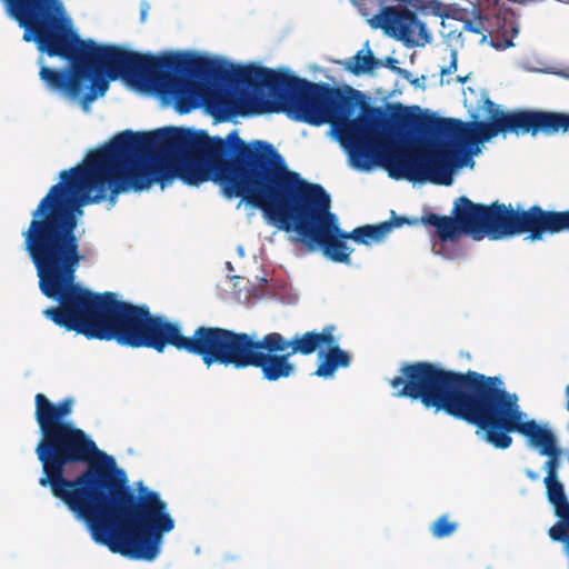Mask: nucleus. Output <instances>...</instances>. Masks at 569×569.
<instances>
[{
	"label": "nucleus",
	"instance_id": "nucleus-11",
	"mask_svg": "<svg viewBox=\"0 0 569 569\" xmlns=\"http://www.w3.org/2000/svg\"><path fill=\"white\" fill-rule=\"evenodd\" d=\"M375 59L370 51L359 52L347 62V69L356 74L366 73L373 69Z\"/></svg>",
	"mask_w": 569,
	"mask_h": 569
},
{
	"label": "nucleus",
	"instance_id": "nucleus-15",
	"mask_svg": "<svg viewBox=\"0 0 569 569\" xmlns=\"http://www.w3.org/2000/svg\"><path fill=\"white\" fill-rule=\"evenodd\" d=\"M398 61L395 59V58H391V57H388L386 60H385V66L387 68H389L391 71L396 72L397 73V70H403L402 68H399L397 66Z\"/></svg>",
	"mask_w": 569,
	"mask_h": 569
},
{
	"label": "nucleus",
	"instance_id": "nucleus-7",
	"mask_svg": "<svg viewBox=\"0 0 569 569\" xmlns=\"http://www.w3.org/2000/svg\"><path fill=\"white\" fill-rule=\"evenodd\" d=\"M357 6L373 29H382L388 36L408 46L421 47L430 42L431 36L423 22L413 12L403 8V2L387 0H350Z\"/></svg>",
	"mask_w": 569,
	"mask_h": 569
},
{
	"label": "nucleus",
	"instance_id": "nucleus-3",
	"mask_svg": "<svg viewBox=\"0 0 569 569\" xmlns=\"http://www.w3.org/2000/svg\"><path fill=\"white\" fill-rule=\"evenodd\" d=\"M465 107L473 121L449 120L418 146L393 142L363 118L348 120L350 103L338 93L305 83L288 106L290 116L313 126L331 124L332 136L360 171L383 168L396 179L451 184L457 169L473 168L485 142L501 132L536 134V111L506 112L483 91L467 88Z\"/></svg>",
	"mask_w": 569,
	"mask_h": 569
},
{
	"label": "nucleus",
	"instance_id": "nucleus-5",
	"mask_svg": "<svg viewBox=\"0 0 569 569\" xmlns=\"http://www.w3.org/2000/svg\"><path fill=\"white\" fill-rule=\"evenodd\" d=\"M3 1L8 14L24 28V41H34L40 52L72 62L70 70L58 72L40 60L41 80L50 90L89 111L90 104L107 92L112 81V46L81 39L61 0Z\"/></svg>",
	"mask_w": 569,
	"mask_h": 569
},
{
	"label": "nucleus",
	"instance_id": "nucleus-2",
	"mask_svg": "<svg viewBox=\"0 0 569 569\" xmlns=\"http://www.w3.org/2000/svg\"><path fill=\"white\" fill-rule=\"evenodd\" d=\"M71 408L72 400L53 405L42 393L36 396L42 432L37 447L43 470L40 485L50 486L53 496L86 522L96 542L130 558L153 560L163 535L174 528L167 503L143 486L133 499L114 459L66 420Z\"/></svg>",
	"mask_w": 569,
	"mask_h": 569
},
{
	"label": "nucleus",
	"instance_id": "nucleus-6",
	"mask_svg": "<svg viewBox=\"0 0 569 569\" xmlns=\"http://www.w3.org/2000/svg\"><path fill=\"white\" fill-rule=\"evenodd\" d=\"M558 131L568 132L569 129ZM455 216L450 218L430 214L423 219L425 223L437 228V237L432 238V252L446 259H456L462 254L457 243L462 233L470 234L475 240H481L486 236L498 240L530 232L528 238L536 241L541 240L545 232L569 230V211L547 212L536 207L525 211L500 204L483 207L467 198H460L456 202Z\"/></svg>",
	"mask_w": 569,
	"mask_h": 569
},
{
	"label": "nucleus",
	"instance_id": "nucleus-13",
	"mask_svg": "<svg viewBox=\"0 0 569 569\" xmlns=\"http://www.w3.org/2000/svg\"><path fill=\"white\" fill-rule=\"evenodd\" d=\"M457 529L455 522H450L446 517L439 518L431 527L432 535L437 538H443Z\"/></svg>",
	"mask_w": 569,
	"mask_h": 569
},
{
	"label": "nucleus",
	"instance_id": "nucleus-10",
	"mask_svg": "<svg viewBox=\"0 0 569 569\" xmlns=\"http://www.w3.org/2000/svg\"><path fill=\"white\" fill-rule=\"evenodd\" d=\"M446 53L449 58L448 64L440 67V86L451 84L452 81L463 83L468 80V76H457L451 79L450 76L457 71V52L453 49H446Z\"/></svg>",
	"mask_w": 569,
	"mask_h": 569
},
{
	"label": "nucleus",
	"instance_id": "nucleus-16",
	"mask_svg": "<svg viewBox=\"0 0 569 569\" xmlns=\"http://www.w3.org/2000/svg\"><path fill=\"white\" fill-rule=\"evenodd\" d=\"M522 68L528 70V71H533V72H551L550 69L548 68H540V67H530L526 63L522 64Z\"/></svg>",
	"mask_w": 569,
	"mask_h": 569
},
{
	"label": "nucleus",
	"instance_id": "nucleus-17",
	"mask_svg": "<svg viewBox=\"0 0 569 569\" xmlns=\"http://www.w3.org/2000/svg\"><path fill=\"white\" fill-rule=\"evenodd\" d=\"M237 250H238L239 256L243 257V254H244L243 248L242 247H238Z\"/></svg>",
	"mask_w": 569,
	"mask_h": 569
},
{
	"label": "nucleus",
	"instance_id": "nucleus-4",
	"mask_svg": "<svg viewBox=\"0 0 569 569\" xmlns=\"http://www.w3.org/2000/svg\"><path fill=\"white\" fill-rule=\"evenodd\" d=\"M62 282L56 300V325L74 330L88 338L114 339L131 347H150L162 352L167 345L200 355L207 366L213 362L260 367L268 380L293 375L296 366L290 355L276 356L247 335L227 330L199 328L191 338L184 337L177 323L152 317L144 308L121 301L113 293L96 295L82 286Z\"/></svg>",
	"mask_w": 569,
	"mask_h": 569
},
{
	"label": "nucleus",
	"instance_id": "nucleus-18",
	"mask_svg": "<svg viewBox=\"0 0 569 569\" xmlns=\"http://www.w3.org/2000/svg\"><path fill=\"white\" fill-rule=\"evenodd\" d=\"M146 14H147V11L143 9V10L141 11L142 19H144V18H146Z\"/></svg>",
	"mask_w": 569,
	"mask_h": 569
},
{
	"label": "nucleus",
	"instance_id": "nucleus-1",
	"mask_svg": "<svg viewBox=\"0 0 569 569\" xmlns=\"http://www.w3.org/2000/svg\"><path fill=\"white\" fill-rule=\"evenodd\" d=\"M224 144L247 149L237 132L222 140L184 128L124 131L89 152L78 167L62 171L61 182L41 200L23 232L41 292L57 296L62 282L80 286L73 281L80 261L73 230L82 207L103 200L113 206L119 193L140 192L153 183L164 189L176 178L189 186L209 180L218 183L228 198L242 197L259 208L264 221L284 231L291 242H300L310 251L322 249L336 262H349L352 252L342 240L369 246L405 222L365 226L346 233L330 212V196L321 186L282 166L247 167L226 161L221 157Z\"/></svg>",
	"mask_w": 569,
	"mask_h": 569
},
{
	"label": "nucleus",
	"instance_id": "nucleus-12",
	"mask_svg": "<svg viewBox=\"0 0 569 569\" xmlns=\"http://www.w3.org/2000/svg\"><path fill=\"white\" fill-rule=\"evenodd\" d=\"M247 150L250 151L252 154L263 158L266 160H274L276 158H280V156L277 153L276 149L266 141L256 140L250 142V144L247 147Z\"/></svg>",
	"mask_w": 569,
	"mask_h": 569
},
{
	"label": "nucleus",
	"instance_id": "nucleus-8",
	"mask_svg": "<svg viewBox=\"0 0 569 569\" xmlns=\"http://www.w3.org/2000/svg\"><path fill=\"white\" fill-rule=\"evenodd\" d=\"M263 346L270 351L287 352V355H310L318 350L319 366L315 375L330 378L339 367H348L350 357L341 350L333 337V328H325L321 332H306L287 341L279 333H270L263 338Z\"/></svg>",
	"mask_w": 569,
	"mask_h": 569
},
{
	"label": "nucleus",
	"instance_id": "nucleus-14",
	"mask_svg": "<svg viewBox=\"0 0 569 569\" xmlns=\"http://www.w3.org/2000/svg\"><path fill=\"white\" fill-rule=\"evenodd\" d=\"M397 74L406 79L408 82H410L415 88L425 90L426 89V82L427 78L426 76L420 77H413L411 72L408 70H397Z\"/></svg>",
	"mask_w": 569,
	"mask_h": 569
},
{
	"label": "nucleus",
	"instance_id": "nucleus-9",
	"mask_svg": "<svg viewBox=\"0 0 569 569\" xmlns=\"http://www.w3.org/2000/svg\"><path fill=\"white\" fill-rule=\"evenodd\" d=\"M170 62L184 66L191 71H206L209 69H221V61L198 52H178L170 57Z\"/></svg>",
	"mask_w": 569,
	"mask_h": 569
}]
</instances>
